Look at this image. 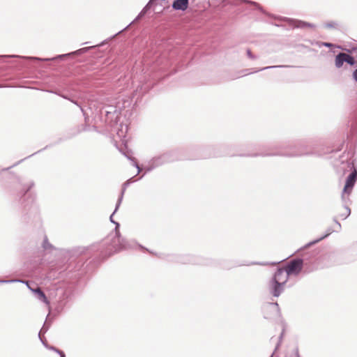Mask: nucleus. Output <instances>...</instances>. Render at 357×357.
<instances>
[{
    "label": "nucleus",
    "instance_id": "nucleus-10",
    "mask_svg": "<svg viewBox=\"0 0 357 357\" xmlns=\"http://www.w3.org/2000/svg\"><path fill=\"white\" fill-rule=\"evenodd\" d=\"M353 75H354V78L357 82V69L354 72Z\"/></svg>",
    "mask_w": 357,
    "mask_h": 357
},
{
    "label": "nucleus",
    "instance_id": "nucleus-9",
    "mask_svg": "<svg viewBox=\"0 0 357 357\" xmlns=\"http://www.w3.org/2000/svg\"><path fill=\"white\" fill-rule=\"evenodd\" d=\"M247 54L250 59H255V56L252 54V53L250 49L247 50Z\"/></svg>",
    "mask_w": 357,
    "mask_h": 357
},
{
    "label": "nucleus",
    "instance_id": "nucleus-5",
    "mask_svg": "<svg viewBox=\"0 0 357 357\" xmlns=\"http://www.w3.org/2000/svg\"><path fill=\"white\" fill-rule=\"evenodd\" d=\"M26 284L29 287V289L32 291L38 297V298L40 301H42L44 303H45L47 305H50V301L49 300L47 299V298L46 297L45 294H44V292L41 290L40 288L39 287H37V288H33L29 286V282H26Z\"/></svg>",
    "mask_w": 357,
    "mask_h": 357
},
{
    "label": "nucleus",
    "instance_id": "nucleus-1",
    "mask_svg": "<svg viewBox=\"0 0 357 357\" xmlns=\"http://www.w3.org/2000/svg\"><path fill=\"white\" fill-rule=\"evenodd\" d=\"M289 274L284 268H279L275 273L274 278L271 282V292L278 297L283 291L284 284L289 279Z\"/></svg>",
    "mask_w": 357,
    "mask_h": 357
},
{
    "label": "nucleus",
    "instance_id": "nucleus-8",
    "mask_svg": "<svg viewBox=\"0 0 357 357\" xmlns=\"http://www.w3.org/2000/svg\"><path fill=\"white\" fill-rule=\"evenodd\" d=\"M116 239L120 243V247L119 248L116 249V250L121 249L123 247V245H122L121 243H120V236L118 234L116 235Z\"/></svg>",
    "mask_w": 357,
    "mask_h": 357
},
{
    "label": "nucleus",
    "instance_id": "nucleus-7",
    "mask_svg": "<svg viewBox=\"0 0 357 357\" xmlns=\"http://www.w3.org/2000/svg\"><path fill=\"white\" fill-rule=\"evenodd\" d=\"M293 24L295 27H298V28H306V27H313L314 26L310 23H307V22H303V21H300V20H294L293 21Z\"/></svg>",
    "mask_w": 357,
    "mask_h": 357
},
{
    "label": "nucleus",
    "instance_id": "nucleus-6",
    "mask_svg": "<svg viewBox=\"0 0 357 357\" xmlns=\"http://www.w3.org/2000/svg\"><path fill=\"white\" fill-rule=\"evenodd\" d=\"M189 0H175L172 3V8L176 10H185L188 7Z\"/></svg>",
    "mask_w": 357,
    "mask_h": 357
},
{
    "label": "nucleus",
    "instance_id": "nucleus-2",
    "mask_svg": "<svg viewBox=\"0 0 357 357\" xmlns=\"http://www.w3.org/2000/svg\"><path fill=\"white\" fill-rule=\"evenodd\" d=\"M303 260L294 259L291 261L287 266L284 268L289 275L298 274L302 269Z\"/></svg>",
    "mask_w": 357,
    "mask_h": 357
},
{
    "label": "nucleus",
    "instance_id": "nucleus-3",
    "mask_svg": "<svg viewBox=\"0 0 357 357\" xmlns=\"http://www.w3.org/2000/svg\"><path fill=\"white\" fill-rule=\"evenodd\" d=\"M335 66L337 68H340L344 62L353 66L356 61L353 56L346 53H340L335 57Z\"/></svg>",
    "mask_w": 357,
    "mask_h": 357
},
{
    "label": "nucleus",
    "instance_id": "nucleus-4",
    "mask_svg": "<svg viewBox=\"0 0 357 357\" xmlns=\"http://www.w3.org/2000/svg\"><path fill=\"white\" fill-rule=\"evenodd\" d=\"M357 178V172L354 170L347 178L344 188V193L350 194Z\"/></svg>",
    "mask_w": 357,
    "mask_h": 357
}]
</instances>
